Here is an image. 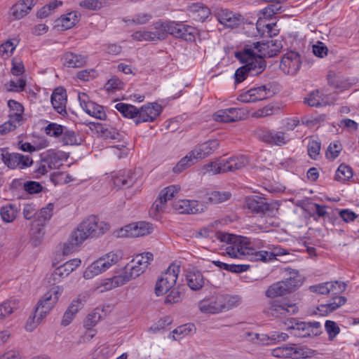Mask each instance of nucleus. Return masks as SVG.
Returning a JSON list of instances; mask_svg holds the SVG:
<instances>
[{
  "mask_svg": "<svg viewBox=\"0 0 359 359\" xmlns=\"http://www.w3.org/2000/svg\"><path fill=\"white\" fill-rule=\"evenodd\" d=\"M236 57L245 64L236 69L234 74L235 83L238 84L245 81L248 76H255L262 73L266 67L265 60L255 57L252 50L249 48H243L235 53Z\"/></svg>",
  "mask_w": 359,
  "mask_h": 359,
  "instance_id": "nucleus-1",
  "label": "nucleus"
},
{
  "mask_svg": "<svg viewBox=\"0 0 359 359\" xmlns=\"http://www.w3.org/2000/svg\"><path fill=\"white\" fill-rule=\"evenodd\" d=\"M63 292L61 286H54L48 290L43 297L35 309L34 314L30 316L26 323L27 330L32 331L50 312L59 299V297Z\"/></svg>",
  "mask_w": 359,
  "mask_h": 359,
  "instance_id": "nucleus-2",
  "label": "nucleus"
},
{
  "mask_svg": "<svg viewBox=\"0 0 359 359\" xmlns=\"http://www.w3.org/2000/svg\"><path fill=\"white\" fill-rule=\"evenodd\" d=\"M152 260L153 255L151 252H144L136 255L132 260V262L135 263V265L130 266L129 273L127 274L126 273L124 276H116L111 279H108L104 284L105 288L107 290H111L114 287L124 285L130 279L138 277L145 271L150 262Z\"/></svg>",
  "mask_w": 359,
  "mask_h": 359,
  "instance_id": "nucleus-3",
  "label": "nucleus"
},
{
  "mask_svg": "<svg viewBox=\"0 0 359 359\" xmlns=\"http://www.w3.org/2000/svg\"><path fill=\"white\" fill-rule=\"evenodd\" d=\"M109 229V225L95 216L91 215L83 221L77 229L72 232L74 243L81 244L90 236H99Z\"/></svg>",
  "mask_w": 359,
  "mask_h": 359,
  "instance_id": "nucleus-4",
  "label": "nucleus"
},
{
  "mask_svg": "<svg viewBox=\"0 0 359 359\" xmlns=\"http://www.w3.org/2000/svg\"><path fill=\"white\" fill-rule=\"evenodd\" d=\"M290 276L283 280L276 282L270 285L266 291V296L270 298L283 296L290 293L302 284V277L296 270L289 269Z\"/></svg>",
  "mask_w": 359,
  "mask_h": 359,
  "instance_id": "nucleus-5",
  "label": "nucleus"
},
{
  "mask_svg": "<svg viewBox=\"0 0 359 359\" xmlns=\"http://www.w3.org/2000/svg\"><path fill=\"white\" fill-rule=\"evenodd\" d=\"M249 163L248 158L241 155L227 158H219L204 166L206 172L216 175L222 172H233L241 170Z\"/></svg>",
  "mask_w": 359,
  "mask_h": 359,
  "instance_id": "nucleus-6",
  "label": "nucleus"
},
{
  "mask_svg": "<svg viewBox=\"0 0 359 359\" xmlns=\"http://www.w3.org/2000/svg\"><path fill=\"white\" fill-rule=\"evenodd\" d=\"M123 257V253L120 250L111 251L96 261L93 262L84 271L83 277L86 279L93 278L116 264Z\"/></svg>",
  "mask_w": 359,
  "mask_h": 359,
  "instance_id": "nucleus-7",
  "label": "nucleus"
},
{
  "mask_svg": "<svg viewBox=\"0 0 359 359\" xmlns=\"http://www.w3.org/2000/svg\"><path fill=\"white\" fill-rule=\"evenodd\" d=\"M236 299V297H231L227 301L224 296L211 297L201 300L198 304V307L203 313H218L230 309L233 306L231 302Z\"/></svg>",
  "mask_w": 359,
  "mask_h": 359,
  "instance_id": "nucleus-8",
  "label": "nucleus"
},
{
  "mask_svg": "<svg viewBox=\"0 0 359 359\" xmlns=\"http://www.w3.org/2000/svg\"><path fill=\"white\" fill-rule=\"evenodd\" d=\"M283 47L281 41L278 40H269L266 42L258 41L244 48H249L252 50L255 57H259L262 60L264 57H272L277 55Z\"/></svg>",
  "mask_w": 359,
  "mask_h": 359,
  "instance_id": "nucleus-9",
  "label": "nucleus"
},
{
  "mask_svg": "<svg viewBox=\"0 0 359 359\" xmlns=\"http://www.w3.org/2000/svg\"><path fill=\"white\" fill-rule=\"evenodd\" d=\"M216 238L226 243V253L231 257L241 258L243 257V250H245L244 243L246 242V238L220 231L216 233Z\"/></svg>",
  "mask_w": 359,
  "mask_h": 359,
  "instance_id": "nucleus-10",
  "label": "nucleus"
},
{
  "mask_svg": "<svg viewBox=\"0 0 359 359\" xmlns=\"http://www.w3.org/2000/svg\"><path fill=\"white\" fill-rule=\"evenodd\" d=\"M275 94L276 90L273 84L268 83L241 93L238 95V100L245 103L255 102L270 98Z\"/></svg>",
  "mask_w": 359,
  "mask_h": 359,
  "instance_id": "nucleus-11",
  "label": "nucleus"
},
{
  "mask_svg": "<svg viewBox=\"0 0 359 359\" xmlns=\"http://www.w3.org/2000/svg\"><path fill=\"white\" fill-rule=\"evenodd\" d=\"M180 271V266L170 264L168 269L162 273L155 286V293L157 296L166 293L175 285Z\"/></svg>",
  "mask_w": 359,
  "mask_h": 359,
  "instance_id": "nucleus-12",
  "label": "nucleus"
},
{
  "mask_svg": "<svg viewBox=\"0 0 359 359\" xmlns=\"http://www.w3.org/2000/svg\"><path fill=\"white\" fill-rule=\"evenodd\" d=\"M54 205L48 203L45 208L37 211L36 228L32 227V243L34 246L39 245L43 236V227L53 215Z\"/></svg>",
  "mask_w": 359,
  "mask_h": 359,
  "instance_id": "nucleus-13",
  "label": "nucleus"
},
{
  "mask_svg": "<svg viewBox=\"0 0 359 359\" xmlns=\"http://www.w3.org/2000/svg\"><path fill=\"white\" fill-rule=\"evenodd\" d=\"M0 155L3 163L10 169H25L33 163V160L29 156L10 153L6 148L0 149Z\"/></svg>",
  "mask_w": 359,
  "mask_h": 359,
  "instance_id": "nucleus-14",
  "label": "nucleus"
},
{
  "mask_svg": "<svg viewBox=\"0 0 359 359\" xmlns=\"http://www.w3.org/2000/svg\"><path fill=\"white\" fill-rule=\"evenodd\" d=\"M170 323L169 318H167L164 320L161 319L158 321L157 323L154 324L153 326L150 327V331L153 334H166L167 329L165 327V324L168 325ZM168 335L171 334L183 335L184 337L188 335H194L196 334V328L195 325L192 323H187L184 325H182L178 326L174 330L170 332L169 330Z\"/></svg>",
  "mask_w": 359,
  "mask_h": 359,
  "instance_id": "nucleus-15",
  "label": "nucleus"
},
{
  "mask_svg": "<svg viewBox=\"0 0 359 359\" xmlns=\"http://www.w3.org/2000/svg\"><path fill=\"white\" fill-rule=\"evenodd\" d=\"M248 209L252 213L273 217L276 214L278 209L275 205L268 203L264 198L255 196L248 198L246 201Z\"/></svg>",
  "mask_w": 359,
  "mask_h": 359,
  "instance_id": "nucleus-16",
  "label": "nucleus"
},
{
  "mask_svg": "<svg viewBox=\"0 0 359 359\" xmlns=\"http://www.w3.org/2000/svg\"><path fill=\"white\" fill-rule=\"evenodd\" d=\"M168 34L176 38H181L187 41H194L197 29L182 22H168Z\"/></svg>",
  "mask_w": 359,
  "mask_h": 359,
  "instance_id": "nucleus-17",
  "label": "nucleus"
},
{
  "mask_svg": "<svg viewBox=\"0 0 359 359\" xmlns=\"http://www.w3.org/2000/svg\"><path fill=\"white\" fill-rule=\"evenodd\" d=\"M163 107L156 102H149L138 108L137 118L135 124L144 122H153L161 114Z\"/></svg>",
  "mask_w": 359,
  "mask_h": 359,
  "instance_id": "nucleus-18",
  "label": "nucleus"
},
{
  "mask_svg": "<svg viewBox=\"0 0 359 359\" xmlns=\"http://www.w3.org/2000/svg\"><path fill=\"white\" fill-rule=\"evenodd\" d=\"M151 231V224L146 222H140L125 226L118 232V236L136 238L148 235Z\"/></svg>",
  "mask_w": 359,
  "mask_h": 359,
  "instance_id": "nucleus-19",
  "label": "nucleus"
},
{
  "mask_svg": "<svg viewBox=\"0 0 359 359\" xmlns=\"http://www.w3.org/2000/svg\"><path fill=\"white\" fill-rule=\"evenodd\" d=\"M302 60L298 53L290 51L282 57L280 63V69L287 74L294 75L300 69Z\"/></svg>",
  "mask_w": 359,
  "mask_h": 359,
  "instance_id": "nucleus-20",
  "label": "nucleus"
},
{
  "mask_svg": "<svg viewBox=\"0 0 359 359\" xmlns=\"http://www.w3.org/2000/svg\"><path fill=\"white\" fill-rule=\"evenodd\" d=\"M258 136L262 141L276 146L286 144L290 140L289 134L275 130H261Z\"/></svg>",
  "mask_w": 359,
  "mask_h": 359,
  "instance_id": "nucleus-21",
  "label": "nucleus"
},
{
  "mask_svg": "<svg viewBox=\"0 0 359 359\" xmlns=\"http://www.w3.org/2000/svg\"><path fill=\"white\" fill-rule=\"evenodd\" d=\"M79 100L81 107L86 114L97 119L104 120L106 118L107 114L103 107L89 100V97L86 93H79Z\"/></svg>",
  "mask_w": 359,
  "mask_h": 359,
  "instance_id": "nucleus-22",
  "label": "nucleus"
},
{
  "mask_svg": "<svg viewBox=\"0 0 359 359\" xmlns=\"http://www.w3.org/2000/svg\"><path fill=\"white\" fill-rule=\"evenodd\" d=\"M297 311V307L295 304L272 302L266 309V313L269 316L278 317L280 316L292 315Z\"/></svg>",
  "mask_w": 359,
  "mask_h": 359,
  "instance_id": "nucleus-23",
  "label": "nucleus"
},
{
  "mask_svg": "<svg viewBox=\"0 0 359 359\" xmlns=\"http://www.w3.org/2000/svg\"><path fill=\"white\" fill-rule=\"evenodd\" d=\"M215 15L218 21L222 25L229 28L237 27L242 21L241 15L235 14L227 9H219Z\"/></svg>",
  "mask_w": 359,
  "mask_h": 359,
  "instance_id": "nucleus-24",
  "label": "nucleus"
},
{
  "mask_svg": "<svg viewBox=\"0 0 359 359\" xmlns=\"http://www.w3.org/2000/svg\"><path fill=\"white\" fill-rule=\"evenodd\" d=\"M197 201L179 200L172 204L173 208L180 214H196L203 210Z\"/></svg>",
  "mask_w": 359,
  "mask_h": 359,
  "instance_id": "nucleus-25",
  "label": "nucleus"
},
{
  "mask_svg": "<svg viewBox=\"0 0 359 359\" xmlns=\"http://www.w3.org/2000/svg\"><path fill=\"white\" fill-rule=\"evenodd\" d=\"M214 120L218 122H235L242 117L241 110L238 108L220 109L214 114Z\"/></svg>",
  "mask_w": 359,
  "mask_h": 359,
  "instance_id": "nucleus-26",
  "label": "nucleus"
},
{
  "mask_svg": "<svg viewBox=\"0 0 359 359\" xmlns=\"http://www.w3.org/2000/svg\"><path fill=\"white\" fill-rule=\"evenodd\" d=\"M37 0H21L11 8V14L15 19L19 20L27 15L36 4Z\"/></svg>",
  "mask_w": 359,
  "mask_h": 359,
  "instance_id": "nucleus-27",
  "label": "nucleus"
},
{
  "mask_svg": "<svg viewBox=\"0 0 359 359\" xmlns=\"http://www.w3.org/2000/svg\"><path fill=\"white\" fill-rule=\"evenodd\" d=\"M51 103L55 111L60 114H67V93L62 88H57L51 95Z\"/></svg>",
  "mask_w": 359,
  "mask_h": 359,
  "instance_id": "nucleus-28",
  "label": "nucleus"
},
{
  "mask_svg": "<svg viewBox=\"0 0 359 359\" xmlns=\"http://www.w3.org/2000/svg\"><path fill=\"white\" fill-rule=\"evenodd\" d=\"M250 242L246 241L244 243L245 250L243 251V256L250 255L252 256V259L255 261H262L264 262H267L272 260V254L271 251L267 248V250H257L256 249L250 247Z\"/></svg>",
  "mask_w": 359,
  "mask_h": 359,
  "instance_id": "nucleus-29",
  "label": "nucleus"
},
{
  "mask_svg": "<svg viewBox=\"0 0 359 359\" xmlns=\"http://www.w3.org/2000/svg\"><path fill=\"white\" fill-rule=\"evenodd\" d=\"M135 180L136 178L131 170H120L113 177L114 185L118 188H128L133 185Z\"/></svg>",
  "mask_w": 359,
  "mask_h": 359,
  "instance_id": "nucleus-30",
  "label": "nucleus"
},
{
  "mask_svg": "<svg viewBox=\"0 0 359 359\" xmlns=\"http://www.w3.org/2000/svg\"><path fill=\"white\" fill-rule=\"evenodd\" d=\"M186 280L188 286L192 290H198L204 285V278L201 272L195 268L187 271Z\"/></svg>",
  "mask_w": 359,
  "mask_h": 359,
  "instance_id": "nucleus-31",
  "label": "nucleus"
},
{
  "mask_svg": "<svg viewBox=\"0 0 359 359\" xmlns=\"http://www.w3.org/2000/svg\"><path fill=\"white\" fill-rule=\"evenodd\" d=\"M218 147L219 142L216 140H212L196 147L192 151L199 160L211 154Z\"/></svg>",
  "mask_w": 359,
  "mask_h": 359,
  "instance_id": "nucleus-32",
  "label": "nucleus"
},
{
  "mask_svg": "<svg viewBox=\"0 0 359 359\" xmlns=\"http://www.w3.org/2000/svg\"><path fill=\"white\" fill-rule=\"evenodd\" d=\"M346 302V297L342 296H335L330 301V302L318 306L317 309L320 315L325 316L344 305Z\"/></svg>",
  "mask_w": 359,
  "mask_h": 359,
  "instance_id": "nucleus-33",
  "label": "nucleus"
},
{
  "mask_svg": "<svg viewBox=\"0 0 359 359\" xmlns=\"http://www.w3.org/2000/svg\"><path fill=\"white\" fill-rule=\"evenodd\" d=\"M62 60L63 65L67 67L79 68L86 64V57L68 52L64 54Z\"/></svg>",
  "mask_w": 359,
  "mask_h": 359,
  "instance_id": "nucleus-34",
  "label": "nucleus"
},
{
  "mask_svg": "<svg viewBox=\"0 0 359 359\" xmlns=\"http://www.w3.org/2000/svg\"><path fill=\"white\" fill-rule=\"evenodd\" d=\"M79 20L77 13L72 11L58 18L56 21L57 26L61 27L63 29H69L74 27L79 22Z\"/></svg>",
  "mask_w": 359,
  "mask_h": 359,
  "instance_id": "nucleus-35",
  "label": "nucleus"
},
{
  "mask_svg": "<svg viewBox=\"0 0 359 359\" xmlns=\"http://www.w3.org/2000/svg\"><path fill=\"white\" fill-rule=\"evenodd\" d=\"M20 307L18 299L11 298L0 305V320L6 318Z\"/></svg>",
  "mask_w": 359,
  "mask_h": 359,
  "instance_id": "nucleus-36",
  "label": "nucleus"
},
{
  "mask_svg": "<svg viewBox=\"0 0 359 359\" xmlns=\"http://www.w3.org/2000/svg\"><path fill=\"white\" fill-rule=\"evenodd\" d=\"M115 108L122 114L123 116L133 119L135 123V120L137 119L138 114V108L134 105L123 102L116 104L115 105Z\"/></svg>",
  "mask_w": 359,
  "mask_h": 359,
  "instance_id": "nucleus-37",
  "label": "nucleus"
},
{
  "mask_svg": "<svg viewBox=\"0 0 359 359\" xmlns=\"http://www.w3.org/2000/svg\"><path fill=\"white\" fill-rule=\"evenodd\" d=\"M8 107L10 109L9 118H11V121L20 123L24 112V107L22 104L14 100H9Z\"/></svg>",
  "mask_w": 359,
  "mask_h": 359,
  "instance_id": "nucleus-38",
  "label": "nucleus"
},
{
  "mask_svg": "<svg viewBox=\"0 0 359 359\" xmlns=\"http://www.w3.org/2000/svg\"><path fill=\"white\" fill-rule=\"evenodd\" d=\"M69 266L66 263L56 268L48 278V283L55 285L70 274Z\"/></svg>",
  "mask_w": 359,
  "mask_h": 359,
  "instance_id": "nucleus-39",
  "label": "nucleus"
},
{
  "mask_svg": "<svg viewBox=\"0 0 359 359\" xmlns=\"http://www.w3.org/2000/svg\"><path fill=\"white\" fill-rule=\"evenodd\" d=\"M198 160V159L191 150L177 163V165L173 168V172L175 173H180L194 165Z\"/></svg>",
  "mask_w": 359,
  "mask_h": 359,
  "instance_id": "nucleus-40",
  "label": "nucleus"
},
{
  "mask_svg": "<svg viewBox=\"0 0 359 359\" xmlns=\"http://www.w3.org/2000/svg\"><path fill=\"white\" fill-rule=\"evenodd\" d=\"M60 142L63 145H78L81 143L82 140L74 130L66 127L60 137Z\"/></svg>",
  "mask_w": 359,
  "mask_h": 359,
  "instance_id": "nucleus-41",
  "label": "nucleus"
},
{
  "mask_svg": "<svg viewBox=\"0 0 359 359\" xmlns=\"http://www.w3.org/2000/svg\"><path fill=\"white\" fill-rule=\"evenodd\" d=\"M42 156L51 170L57 169L62 165V154L60 152L49 150L43 154Z\"/></svg>",
  "mask_w": 359,
  "mask_h": 359,
  "instance_id": "nucleus-42",
  "label": "nucleus"
},
{
  "mask_svg": "<svg viewBox=\"0 0 359 359\" xmlns=\"http://www.w3.org/2000/svg\"><path fill=\"white\" fill-rule=\"evenodd\" d=\"M95 127L100 135L105 139L119 140L121 137L118 131L114 128L107 127L100 123H96Z\"/></svg>",
  "mask_w": 359,
  "mask_h": 359,
  "instance_id": "nucleus-43",
  "label": "nucleus"
},
{
  "mask_svg": "<svg viewBox=\"0 0 359 359\" xmlns=\"http://www.w3.org/2000/svg\"><path fill=\"white\" fill-rule=\"evenodd\" d=\"M212 264L221 269H224L235 273H242L248 271L250 269V265L248 264H229L220 261H212Z\"/></svg>",
  "mask_w": 359,
  "mask_h": 359,
  "instance_id": "nucleus-44",
  "label": "nucleus"
},
{
  "mask_svg": "<svg viewBox=\"0 0 359 359\" xmlns=\"http://www.w3.org/2000/svg\"><path fill=\"white\" fill-rule=\"evenodd\" d=\"M304 102L311 107H318L327 104L325 100L324 95L319 91L315 90L309 93L305 98Z\"/></svg>",
  "mask_w": 359,
  "mask_h": 359,
  "instance_id": "nucleus-45",
  "label": "nucleus"
},
{
  "mask_svg": "<svg viewBox=\"0 0 359 359\" xmlns=\"http://www.w3.org/2000/svg\"><path fill=\"white\" fill-rule=\"evenodd\" d=\"M231 194L229 191H214L207 194L205 198L206 202L212 204L220 203L230 198Z\"/></svg>",
  "mask_w": 359,
  "mask_h": 359,
  "instance_id": "nucleus-46",
  "label": "nucleus"
},
{
  "mask_svg": "<svg viewBox=\"0 0 359 359\" xmlns=\"http://www.w3.org/2000/svg\"><path fill=\"white\" fill-rule=\"evenodd\" d=\"M0 213L2 219L8 223L16 218L18 210L15 205L9 203L1 208Z\"/></svg>",
  "mask_w": 359,
  "mask_h": 359,
  "instance_id": "nucleus-47",
  "label": "nucleus"
},
{
  "mask_svg": "<svg viewBox=\"0 0 359 359\" xmlns=\"http://www.w3.org/2000/svg\"><path fill=\"white\" fill-rule=\"evenodd\" d=\"M101 311L99 309H95L86 318L83 325L86 329L90 330L93 327L95 326L97 323L102 319Z\"/></svg>",
  "mask_w": 359,
  "mask_h": 359,
  "instance_id": "nucleus-48",
  "label": "nucleus"
},
{
  "mask_svg": "<svg viewBox=\"0 0 359 359\" xmlns=\"http://www.w3.org/2000/svg\"><path fill=\"white\" fill-rule=\"evenodd\" d=\"M353 177L352 169L350 166L342 163L341 164L335 173V180L344 182L348 180Z\"/></svg>",
  "mask_w": 359,
  "mask_h": 359,
  "instance_id": "nucleus-49",
  "label": "nucleus"
},
{
  "mask_svg": "<svg viewBox=\"0 0 359 359\" xmlns=\"http://www.w3.org/2000/svg\"><path fill=\"white\" fill-rule=\"evenodd\" d=\"M180 190V187L178 185H171L167 187L161 191L158 195V198L160 200H162L164 203H166L168 201H170L174 198Z\"/></svg>",
  "mask_w": 359,
  "mask_h": 359,
  "instance_id": "nucleus-50",
  "label": "nucleus"
},
{
  "mask_svg": "<svg viewBox=\"0 0 359 359\" xmlns=\"http://www.w3.org/2000/svg\"><path fill=\"white\" fill-rule=\"evenodd\" d=\"M152 18L150 13H140L135 15L133 18H125L123 21L128 25H144L149 22Z\"/></svg>",
  "mask_w": 359,
  "mask_h": 359,
  "instance_id": "nucleus-51",
  "label": "nucleus"
},
{
  "mask_svg": "<svg viewBox=\"0 0 359 359\" xmlns=\"http://www.w3.org/2000/svg\"><path fill=\"white\" fill-rule=\"evenodd\" d=\"M23 216L25 219L27 220L33 219L32 223V226H36V215H37V208L35 205L33 204H26L23 208Z\"/></svg>",
  "mask_w": 359,
  "mask_h": 359,
  "instance_id": "nucleus-52",
  "label": "nucleus"
},
{
  "mask_svg": "<svg viewBox=\"0 0 359 359\" xmlns=\"http://www.w3.org/2000/svg\"><path fill=\"white\" fill-rule=\"evenodd\" d=\"M291 358L294 359L306 358L311 357L312 354L311 350L294 344L291 346Z\"/></svg>",
  "mask_w": 359,
  "mask_h": 359,
  "instance_id": "nucleus-53",
  "label": "nucleus"
},
{
  "mask_svg": "<svg viewBox=\"0 0 359 359\" xmlns=\"http://www.w3.org/2000/svg\"><path fill=\"white\" fill-rule=\"evenodd\" d=\"M65 126L59 125L55 123H49L45 128L48 135L54 137H60L65 129Z\"/></svg>",
  "mask_w": 359,
  "mask_h": 359,
  "instance_id": "nucleus-54",
  "label": "nucleus"
},
{
  "mask_svg": "<svg viewBox=\"0 0 359 359\" xmlns=\"http://www.w3.org/2000/svg\"><path fill=\"white\" fill-rule=\"evenodd\" d=\"M26 81L23 79H18L16 81L11 80L5 86L8 92H22L25 90Z\"/></svg>",
  "mask_w": 359,
  "mask_h": 359,
  "instance_id": "nucleus-55",
  "label": "nucleus"
},
{
  "mask_svg": "<svg viewBox=\"0 0 359 359\" xmlns=\"http://www.w3.org/2000/svg\"><path fill=\"white\" fill-rule=\"evenodd\" d=\"M342 150V146L338 141L331 142L326 151V157L330 160L335 159Z\"/></svg>",
  "mask_w": 359,
  "mask_h": 359,
  "instance_id": "nucleus-56",
  "label": "nucleus"
},
{
  "mask_svg": "<svg viewBox=\"0 0 359 359\" xmlns=\"http://www.w3.org/2000/svg\"><path fill=\"white\" fill-rule=\"evenodd\" d=\"M17 44L18 41L15 39H9L2 43L0 46V54L1 56L4 57L6 55V57H8L11 55L15 49Z\"/></svg>",
  "mask_w": 359,
  "mask_h": 359,
  "instance_id": "nucleus-57",
  "label": "nucleus"
},
{
  "mask_svg": "<svg viewBox=\"0 0 359 359\" xmlns=\"http://www.w3.org/2000/svg\"><path fill=\"white\" fill-rule=\"evenodd\" d=\"M105 3L104 0H83L79 2V6L86 9L95 11L102 8Z\"/></svg>",
  "mask_w": 359,
  "mask_h": 359,
  "instance_id": "nucleus-58",
  "label": "nucleus"
},
{
  "mask_svg": "<svg viewBox=\"0 0 359 359\" xmlns=\"http://www.w3.org/2000/svg\"><path fill=\"white\" fill-rule=\"evenodd\" d=\"M90 294L88 292H84L79 294L70 304L69 306H73L76 309V313L83 308L87 300L88 299Z\"/></svg>",
  "mask_w": 359,
  "mask_h": 359,
  "instance_id": "nucleus-59",
  "label": "nucleus"
},
{
  "mask_svg": "<svg viewBox=\"0 0 359 359\" xmlns=\"http://www.w3.org/2000/svg\"><path fill=\"white\" fill-rule=\"evenodd\" d=\"M90 294L88 292H84L79 294L70 304L69 306H73L76 309V313L83 308L87 300L88 299Z\"/></svg>",
  "mask_w": 359,
  "mask_h": 359,
  "instance_id": "nucleus-60",
  "label": "nucleus"
},
{
  "mask_svg": "<svg viewBox=\"0 0 359 359\" xmlns=\"http://www.w3.org/2000/svg\"><path fill=\"white\" fill-rule=\"evenodd\" d=\"M90 294L88 292H84L79 294L70 304L69 306H73L76 309V313L83 308L87 300L88 299Z\"/></svg>",
  "mask_w": 359,
  "mask_h": 359,
  "instance_id": "nucleus-61",
  "label": "nucleus"
},
{
  "mask_svg": "<svg viewBox=\"0 0 359 359\" xmlns=\"http://www.w3.org/2000/svg\"><path fill=\"white\" fill-rule=\"evenodd\" d=\"M23 188L25 191L29 194L40 193L43 189L42 185L39 182L35 181H27L25 182Z\"/></svg>",
  "mask_w": 359,
  "mask_h": 359,
  "instance_id": "nucleus-62",
  "label": "nucleus"
},
{
  "mask_svg": "<svg viewBox=\"0 0 359 359\" xmlns=\"http://www.w3.org/2000/svg\"><path fill=\"white\" fill-rule=\"evenodd\" d=\"M308 154L311 158L316 159L320 154V143L316 140H310L307 146Z\"/></svg>",
  "mask_w": 359,
  "mask_h": 359,
  "instance_id": "nucleus-63",
  "label": "nucleus"
},
{
  "mask_svg": "<svg viewBox=\"0 0 359 359\" xmlns=\"http://www.w3.org/2000/svg\"><path fill=\"white\" fill-rule=\"evenodd\" d=\"M51 169L50 168L46 161L44 159V158H43V156L41 155V161L37 163L36 168L34 170L35 177L39 178L42 175L46 174Z\"/></svg>",
  "mask_w": 359,
  "mask_h": 359,
  "instance_id": "nucleus-64",
  "label": "nucleus"
}]
</instances>
